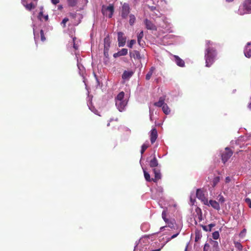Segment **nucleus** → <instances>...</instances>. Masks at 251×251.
I'll return each instance as SVG.
<instances>
[{"mask_svg": "<svg viewBox=\"0 0 251 251\" xmlns=\"http://www.w3.org/2000/svg\"><path fill=\"white\" fill-rule=\"evenodd\" d=\"M217 55V52L213 48H206L204 58L206 67H209L213 64Z\"/></svg>", "mask_w": 251, "mask_h": 251, "instance_id": "nucleus-1", "label": "nucleus"}, {"mask_svg": "<svg viewBox=\"0 0 251 251\" xmlns=\"http://www.w3.org/2000/svg\"><path fill=\"white\" fill-rule=\"evenodd\" d=\"M125 93L124 92H121L115 98V104L120 112H123L125 110V107L127 103V101L124 99Z\"/></svg>", "mask_w": 251, "mask_h": 251, "instance_id": "nucleus-2", "label": "nucleus"}, {"mask_svg": "<svg viewBox=\"0 0 251 251\" xmlns=\"http://www.w3.org/2000/svg\"><path fill=\"white\" fill-rule=\"evenodd\" d=\"M238 11L241 15L251 13V0H245L243 3L242 7H240Z\"/></svg>", "mask_w": 251, "mask_h": 251, "instance_id": "nucleus-3", "label": "nucleus"}, {"mask_svg": "<svg viewBox=\"0 0 251 251\" xmlns=\"http://www.w3.org/2000/svg\"><path fill=\"white\" fill-rule=\"evenodd\" d=\"M101 12L104 16L111 18L114 12V6L112 5L107 6L103 5Z\"/></svg>", "mask_w": 251, "mask_h": 251, "instance_id": "nucleus-4", "label": "nucleus"}, {"mask_svg": "<svg viewBox=\"0 0 251 251\" xmlns=\"http://www.w3.org/2000/svg\"><path fill=\"white\" fill-rule=\"evenodd\" d=\"M196 196L198 199L200 200L204 204L208 205V199L205 198L203 191L199 189H197Z\"/></svg>", "mask_w": 251, "mask_h": 251, "instance_id": "nucleus-5", "label": "nucleus"}, {"mask_svg": "<svg viewBox=\"0 0 251 251\" xmlns=\"http://www.w3.org/2000/svg\"><path fill=\"white\" fill-rule=\"evenodd\" d=\"M234 151L235 148L233 146L226 147L224 152L222 153V157H231Z\"/></svg>", "mask_w": 251, "mask_h": 251, "instance_id": "nucleus-6", "label": "nucleus"}, {"mask_svg": "<svg viewBox=\"0 0 251 251\" xmlns=\"http://www.w3.org/2000/svg\"><path fill=\"white\" fill-rule=\"evenodd\" d=\"M130 12V8L128 4L124 3L122 6L121 16L123 18H127Z\"/></svg>", "mask_w": 251, "mask_h": 251, "instance_id": "nucleus-7", "label": "nucleus"}, {"mask_svg": "<svg viewBox=\"0 0 251 251\" xmlns=\"http://www.w3.org/2000/svg\"><path fill=\"white\" fill-rule=\"evenodd\" d=\"M118 41L119 47H123L126 44V38L124 36V33L122 32L118 33Z\"/></svg>", "mask_w": 251, "mask_h": 251, "instance_id": "nucleus-8", "label": "nucleus"}, {"mask_svg": "<svg viewBox=\"0 0 251 251\" xmlns=\"http://www.w3.org/2000/svg\"><path fill=\"white\" fill-rule=\"evenodd\" d=\"M144 23L147 29L151 30H157L156 26L151 21L146 19L144 20Z\"/></svg>", "mask_w": 251, "mask_h": 251, "instance_id": "nucleus-9", "label": "nucleus"}, {"mask_svg": "<svg viewBox=\"0 0 251 251\" xmlns=\"http://www.w3.org/2000/svg\"><path fill=\"white\" fill-rule=\"evenodd\" d=\"M158 137L157 131L156 128L151 129L150 134V140L151 144L154 143Z\"/></svg>", "mask_w": 251, "mask_h": 251, "instance_id": "nucleus-10", "label": "nucleus"}, {"mask_svg": "<svg viewBox=\"0 0 251 251\" xmlns=\"http://www.w3.org/2000/svg\"><path fill=\"white\" fill-rule=\"evenodd\" d=\"M153 172L154 174V178H152V180L153 181L156 182L161 177L160 170L158 168H154L153 169Z\"/></svg>", "mask_w": 251, "mask_h": 251, "instance_id": "nucleus-11", "label": "nucleus"}, {"mask_svg": "<svg viewBox=\"0 0 251 251\" xmlns=\"http://www.w3.org/2000/svg\"><path fill=\"white\" fill-rule=\"evenodd\" d=\"M210 205L217 210H219L220 209V206L219 202L214 200H210L208 201V205Z\"/></svg>", "mask_w": 251, "mask_h": 251, "instance_id": "nucleus-12", "label": "nucleus"}, {"mask_svg": "<svg viewBox=\"0 0 251 251\" xmlns=\"http://www.w3.org/2000/svg\"><path fill=\"white\" fill-rule=\"evenodd\" d=\"M244 54L248 58H251V44L248 43L244 50Z\"/></svg>", "mask_w": 251, "mask_h": 251, "instance_id": "nucleus-13", "label": "nucleus"}, {"mask_svg": "<svg viewBox=\"0 0 251 251\" xmlns=\"http://www.w3.org/2000/svg\"><path fill=\"white\" fill-rule=\"evenodd\" d=\"M130 57H133L134 59L140 60L141 59V56L139 51L138 50H133L132 51L130 52Z\"/></svg>", "mask_w": 251, "mask_h": 251, "instance_id": "nucleus-14", "label": "nucleus"}, {"mask_svg": "<svg viewBox=\"0 0 251 251\" xmlns=\"http://www.w3.org/2000/svg\"><path fill=\"white\" fill-rule=\"evenodd\" d=\"M144 36L143 31H141L137 35V41L138 43L140 46L143 47L145 44V42L142 41V39Z\"/></svg>", "mask_w": 251, "mask_h": 251, "instance_id": "nucleus-15", "label": "nucleus"}, {"mask_svg": "<svg viewBox=\"0 0 251 251\" xmlns=\"http://www.w3.org/2000/svg\"><path fill=\"white\" fill-rule=\"evenodd\" d=\"M174 58L175 59V62L176 64L181 67H183L185 65L184 61L181 59L180 57H179L178 56L175 55Z\"/></svg>", "mask_w": 251, "mask_h": 251, "instance_id": "nucleus-16", "label": "nucleus"}, {"mask_svg": "<svg viewBox=\"0 0 251 251\" xmlns=\"http://www.w3.org/2000/svg\"><path fill=\"white\" fill-rule=\"evenodd\" d=\"M110 45V40L108 36L104 39V49L105 50H109Z\"/></svg>", "mask_w": 251, "mask_h": 251, "instance_id": "nucleus-17", "label": "nucleus"}, {"mask_svg": "<svg viewBox=\"0 0 251 251\" xmlns=\"http://www.w3.org/2000/svg\"><path fill=\"white\" fill-rule=\"evenodd\" d=\"M133 73L132 71H125L122 75V78L123 79H129L133 75Z\"/></svg>", "mask_w": 251, "mask_h": 251, "instance_id": "nucleus-18", "label": "nucleus"}, {"mask_svg": "<svg viewBox=\"0 0 251 251\" xmlns=\"http://www.w3.org/2000/svg\"><path fill=\"white\" fill-rule=\"evenodd\" d=\"M128 50L127 49H122L121 50L119 51L117 53L114 54V56L116 57V54L118 56H124L127 54Z\"/></svg>", "mask_w": 251, "mask_h": 251, "instance_id": "nucleus-19", "label": "nucleus"}, {"mask_svg": "<svg viewBox=\"0 0 251 251\" xmlns=\"http://www.w3.org/2000/svg\"><path fill=\"white\" fill-rule=\"evenodd\" d=\"M155 69V68L154 67H151L150 68V71H149V72L147 74V75H146V79L147 80H149L150 79Z\"/></svg>", "mask_w": 251, "mask_h": 251, "instance_id": "nucleus-20", "label": "nucleus"}, {"mask_svg": "<svg viewBox=\"0 0 251 251\" xmlns=\"http://www.w3.org/2000/svg\"><path fill=\"white\" fill-rule=\"evenodd\" d=\"M165 98L160 97L159 100L154 103V105L157 107H162L164 104Z\"/></svg>", "mask_w": 251, "mask_h": 251, "instance_id": "nucleus-21", "label": "nucleus"}, {"mask_svg": "<svg viewBox=\"0 0 251 251\" xmlns=\"http://www.w3.org/2000/svg\"><path fill=\"white\" fill-rule=\"evenodd\" d=\"M158 161L156 160V158H153L152 159H151L150 163V165L151 167H157L158 166Z\"/></svg>", "mask_w": 251, "mask_h": 251, "instance_id": "nucleus-22", "label": "nucleus"}, {"mask_svg": "<svg viewBox=\"0 0 251 251\" xmlns=\"http://www.w3.org/2000/svg\"><path fill=\"white\" fill-rule=\"evenodd\" d=\"M196 212H197L199 221H201L202 220V215L201 209L199 207H197L196 209Z\"/></svg>", "mask_w": 251, "mask_h": 251, "instance_id": "nucleus-23", "label": "nucleus"}, {"mask_svg": "<svg viewBox=\"0 0 251 251\" xmlns=\"http://www.w3.org/2000/svg\"><path fill=\"white\" fill-rule=\"evenodd\" d=\"M162 110L166 114H168L170 112V110L167 104L165 103L162 106Z\"/></svg>", "mask_w": 251, "mask_h": 251, "instance_id": "nucleus-24", "label": "nucleus"}, {"mask_svg": "<svg viewBox=\"0 0 251 251\" xmlns=\"http://www.w3.org/2000/svg\"><path fill=\"white\" fill-rule=\"evenodd\" d=\"M149 143H144L141 147V155L143 154L144 151L147 150V149L149 147Z\"/></svg>", "mask_w": 251, "mask_h": 251, "instance_id": "nucleus-25", "label": "nucleus"}, {"mask_svg": "<svg viewBox=\"0 0 251 251\" xmlns=\"http://www.w3.org/2000/svg\"><path fill=\"white\" fill-rule=\"evenodd\" d=\"M135 20H136V18H135V17L134 16V15H133L132 14H131L129 15V23L131 25H132L134 24V23H135Z\"/></svg>", "mask_w": 251, "mask_h": 251, "instance_id": "nucleus-26", "label": "nucleus"}, {"mask_svg": "<svg viewBox=\"0 0 251 251\" xmlns=\"http://www.w3.org/2000/svg\"><path fill=\"white\" fill-rule=\"evenodd\" d=\"M144 174L147 181L150 182L152 180V179L151 178L150 174L145 170H144Z\"/></svg>", "mask_w": 251, "mask_h": 251, "instance_id": "nucleus-27", "label": "nucleus"}, {"mask_svg": "<svg viewBox=\"0 0 251 251\" xmlns=\"http://www.w3.org/2000/svg\"><path fill=\"white\" fill-rule=\"evenodd\" d=\"M220 178L219 176H216L213 179L212 186L215 187L220 181Z\"/></svg>", "mask_w": 251, "mask_h": 251, "instance_id": "nucleus-28", "label": "nucleus"}, {"mask_svg": "<svg viewBox=\"0 0 251 251\" xmlns=\"http://www.w3.org/2000/svg\"><path fill=\"white\" fill-rule=\"evenodd\" d=\"M68 4L70 6L74 7L77 4V0H68Z\"/></svg>", "mask_w": 251, "mask_h": 251, "instance_id": "nucleus-29", "label": "nucleus"}, {"mask_svg": "<svg viewBox=\"0 0 251 251\" xmlns=\"http://www.w3.org/2000/svg\"><path fill=\"white\" fill-rule=\"evenodd\" d=\"M235 247L237 248L238 250L241 251L243 249V246L240 242H234V243Z\"/></svg>", "mask_w": 251, "mask_h": 251, "instance_id": "nucleus-30", "label": "nucleus"}, {"mask_svg": "<svg viewBox=\"0 0 251 251\" xmlns=\"http://www.w3.org/2000/svg\"><path fill=\"white\" fill-rule=\"evenodd\" d=\"M43 9H44L43 6H41L40 7V12H39V13L38 14V18L40 21H42V16H43Z\"/></svg>", "mask_w": 251, "mask_h": 251, "instance_id": "nucleus-31", "label": "nucleus"}, {"mask_svg": "<svg viewBox=\"0 0 251 251\" xmlns=\"http://www.w3.org/2000/svg\"><path fill=\"white\" fill-rule=\"evenodd\" d=\"M25 7L27 9L31 10V9L35 8V5H34L32 3H30L26 4Z\"/></svg>", "mask_w": 251, "mask_h": 251, "instance_id": "nucleus-32", "label": "nucleus"}, {"mask_svg": "<svg viewBox=\"0 0 251 251\" xmlns=\"http://www.w3.org/2000/svg\"><path fill=\"white\" fill-rule=\"evenodd\" d=\"M40 36H41V40L42 42H44L46 41V37L44 35V31L41 29L40 31Z\"/></svg>", "mask_w": 251, "mask_h": 251, "instance_id": "nucleus-33", "label": "nucleus"}, {"mask_svg": "<svg viewBox=\"0 0 251 251\" xmlns=\"http://www.w3.org/2000/svg\"><path fill=\"white\" fill-rule=\"evenodd\" d=\"M214 45L213 43L210 41V40H207L206 41V48H212V46Z\"/></svg>", "mask_w": 251, "mask_h": 251, "instance_id": "nucleus-34", "label": "nucleus"}, {"mask_svg": "<svg viewBox=\"0 0 251 251\" xmlns=\"http://www.w3.org/2000/svg\"><path fill=\"white\" fill-rule=\"evenodd\" d=\"M219 236V233L218 231H215L212 233V237L214 239H218Z\"/></svg>", "mask_w": 251, "mask_h": 251, "instance_id": "nucleus-35", "label": "nucleus"}, {"mask_svg": "<svg viewBox=\"0 0 251 251\" xmlns=\"http://www.w3.org/2000/svg\"><path fill=\"white\" fill-rule=\"evenodd\" d=\"M167 214L165 211H163L162 213V217L166 223L169 221V219L166 218Z\"/></svg>", "mask_w": 251, "mask_h": 251, "instance_id": "nucleus-36", "label": "nucleus"}, {"mask_svg": "<svg viewBox=\"0 0 251 251\" xmlns=\"http://www.w3.org/2000/svg\"><path fill=\"white\" fill-rule=\"evenodd\" d=\"M168 225V226L171 228H173L174 227V221H171L169 220V221H167L166 223Z\"/></svg>", "mask_w": 251, "mask_h": 251, "instance_id": "nucleus-37", "label": "nucleus"}, {"mask_svg": "<svg viewBox=\"0 0 251 251\" xmlns=\"http://www.w3.org/2000/svg\"><path fill=\"white\" fill-rule=\"evenodd\" d=\"M76 39L75 37H74L73 39V47L75 50H77L78 49V45L75 43V40Z\"/></svg>", "mask_w": 251, "mask_h": 251, "instance_id": "nucleus-38", "label": "nucleus"}, {"mask_svg": "<svg viewBox=\"0 0 251 251\" xmlns=\"http://www.w3.org/2000/svg\"><path fill=\"white\" fill-rule=\"evenodd\" d=\"M136 41L135 40H131L129 44L128 45V47L130 48H132L133 45L135 44Z\"/></svg>", "mask_w": 251, "mask_h": 251, "instance_id": "nucleus-39", "label": "nucleus"}, {"mask_svg": "<svg viewBox=\"0 0 251 251\" xmlns=\"http://www.w3.org/2000/svg\"><path fill=\"white\" fill-rule=\"evenodd\" d=\"M69 21V19L67 18H65L62 21L61 24L63 25V26L65 27L66 26V23Z\"/></svg>", "mask_w": 251, "mask_h": 251, "instance_id": "nucleus-40", "label": "nucleus"}, {"mask_svg": "<svg viewBox=\"0 0 251 251\" xmlns=\"http://www.w3.org/2000/svg\"><path fill=\"white\" fill-rule=\"evenodd\" d=\"M245 202L249 205V206L251 208V200L250 198H246Z\"/></svg>", "mask_w": 251, "mask_h": 251, "instance_id": "nucleus-41", "label": "nucleus"}, {"mask_svg": "<svg viewBox=\"0 0 251 251\" xmlns=\"http://www.w3.org/2000/svg\"><path fill=\"white\" fill-rule=\"evenodd\" d=\"M209 248V244L208 243H205L203 247V251H208Z\"/></svg>", "mask_w": 251, "mask_h": 251, "instance_id": "nucleus-42", "label": "nucleus"}, {"mask_svg": "<svg viewBox=\"0 0 251 251\" xmlns=\"http://www.w3.org/2000/svg\"><path fill=\"white\" fill-rule=\"evenodd\" d=\"M215 226V224H210L208 226V231H210L213 227Z\"/></svg>", "mask_w": 251, "mask_h": 251, "instance_id": "nucleus-43", "label": "nucleus"}, {"mask_svg": "<svg viewBox=\"0 0 251 251\" xmlns=\"http://www.w3.org/2000/svg\"><path fill=\"white\" fill-rule=\"evenodd\" d=\"M178 234H179V232H178V233H176V234H174L173 235H172V236H171V238H170L168 239V240H167V242H168V241H170L171 239H174V238H175L176 237L178 236Z\"/></svg>", "mask_w": 251, "mask_h": 251, "instance_id": "nucleus-44", "label": "nucleus"}, {"mask_svg": "<svg viewBox=\"0 0 251 251\" xmlns=\"http://www.w3.org/2000/svg\"><path fill=\"white\" fill-rule=\"evenodd\" d=\"M69 15H70V16L71 18H73V19H75V18H76V13H70L69 14Z\"/></svg>", "mask_w": 251, "mask_h": 251, "instance_id": "nucleus-45", "label": "nucleus"}, {"mask_svg": "<svg viewBox=\"0 0 251 251\" xmlns=\"http://www.w3.org/2000/svg\"><path fill=\"white\" fill-rule=\"evenodd\" d=\"M42 18H44L45 21H47L49 20L48 15H44L43 14V16H42Z\"/></svg>", "mask_w": 251, "mask_h": 251, "instance_id": "nucleus-46", "label": "nucleus"}, {"mask_svg": "<svg viewBox=\"0 0 251 251\" xmlns=\"http://www.w3.org/2000/svg\"><path fill=\"white\" fill-rule=\"evenodd\" d=\"M219 201L222 203L224 202L225 201V198L223 196H221L220 197Z\"/></svg>", "mask_w": 251, "mask_h": 251, "instance_id": "nucleus-47", "label": "nucleus"}, {"mask_svg": "<svg viewBox=\"0 0 251 251\" xmlns=\"http://www.w3.org/2000/svg\"><path fill=\"white\" fill-rule=\"evenodd\" d=\"M51 1L53 4L55 5L59 2V0H51Z\"/></svg>", "mask_w": 251, "mask_h": 251, "instance_id": "nucleus-48", "label": "nucleus"}, {"mask_svg": "<svg viewBox=\"0 0 251 251\" xmlns=\"http://www.w3.org/2000/svg\"><path fill=\"white\" fill-rule=\"evenodd\" d=\"M231 180V179L229 177V176H227L226 177V179H225V182L226 183H229Z\"/></svg>", "mask_w": 251, "mask_h": 251, "instance_id": "nucleus-49", "label": "nucleus"}, {"mask_svg": "<svg viewBox=\"0 0 251 251\" xmlns=\"http://www.w3.org/2000/svg\"><path fill=\"white\" fill-rule=\"evenodd\" d=\"M228 158H222V162L225 164L227 161Z\"/></svg>", "mask_w": 251, "mask_h": 251, "instance_id": "nucleus-50", "label": "nucleus"}, {"mask_svg": "<svg viewBox=\"0 0 251 251\" xmlns=\"http://www.w3.org/2000/svg\"><path fill=\"white\" fill-rule=\"evenodd\" d=\"M108 50H105V49H104V54L105 56H107V55H108Z\"/></svg>", "mask_w": 251, "mask_h": 251, "instance_id": "nucleus-51", "label": "nucleus"}, {"mask_svg": "<svg viewBox=\"0 0 251 251\" xmlns=\"http://www.w3.org/2000/svg\"><path fill=\"white\" fill-rule=\"evenodd\" d=\"M202 228L204 230H205L206 231H208V228L206 226H202Z\"/></svg>", "mask_w": 251, "mask_h": 251, "instance_id": "nucleus-52", "label": "nucleus"}, {"mask_svg": "<svg viewBox=\"0 0 251 251\" xmlns=\"http://www.w3.org/2000/svg\"><path fill=\"white\" fill-rule=\"evenodd\" d=\"M246 232V229H244L240 233V235H241L242 234H243V233H245Z\"/></svg>", "mask_w": 251, "mask_h": 251, "instance_id": "nucleus-53", "label": "nucleus"}, {"mask_svg": "<svg viewBox=\"0 0 251 251\" xmlns=\"http://www.w3.org/2000/svg\"><path fill=\"white\" fill-rule=\"evenodd\" d=\"M214 246L215 245L216 247L218 246V243L217 241H214Z\"/></svg>", "mask_w": 251, "mask_h": 251, "instance_id": "nucleus-54", "label": "nucleus"}, {"mask_svg": "<svg viewBox=\"0 0 251 251\" xmlns=\"http://www.w3.org/2000/svg\"><path fill=\"white\" fill-rule=\"evenodd\" d=\"M248 107L251 109V102L248 105Z\"/></svg>", "mask_w": 251, "mask_h": 251, "instance_id": "nucleus-55", "label": "nucleus"}, {"mask_svg": "<svg viewBox=\"0 0 251 251\" xmlns=\"http://www.w3.org/2000/svg\"><path fill=\"white\" fill-rule=\"evenodd\" d=\"M226 0V2H230L233 1L234 0Z\"/></svg>", "mask_w": 251, "mask_h": 251, "instance_id": "nucleus-56", "label": "nucleus"}, {"mask_svg": "<svg viewBox=\"0 0 251 251\" xmlns=\"http://www.w3.org/2000/svg\"><path fill=\"white\" fill-rule=\"evenodd\" d=\"M160 250H161V249H159L155 250H152L151 251H160Z\"/></svg>", "mask_w": 251, "mask_h": 251, "instance_id": "nucleus-57", "label": "nucleus"}, {"mask_svg": "<svg viewBox=\"0 0 251 251\" xmlns=\"http://www.w3.org/2000/svg\"><path fill=\"white\" fill-rule=\"evenodd\" d=\"M164 228V226H162L160 228V229L161 230H162L163 228Z\"/></svg>", "mask_w": 251, "mask_h": 251, "instance_id": "nucleus-58", "label": "nucleus"}, {"mask_svg": "<svg viewBox=\"0 0 251 251\" xmlns=\"http://www.w3.org/2000/svg\"><path fill=\"white\" fill-rule=\"evenodd\" d=\"M219 251V250L216 248V249H215V251Z\"/></svg>", "mask_w": 251, "mask_h": 251, "instance_id": "nucleus-59", "label": "nucleus"}, {"mask_svg": "<svg viewBox=\"0 0 251 251\" xmlns=\"http://www.w3.org/2000/svg\"><path fill=\"white\" fill-rule=\"evenodd\" d=\"M187 247H186L185 251H187Z\"/></svg>", "mask_w": 251, "mask_h": 251, "instance_id": "nucleus-60", "label": "nucleus"}, {"mask_svg": "<svg viewBox=\"0 0 251 251\" xmlns=\"http://www.w3.org/2000/svg\"><path fill=\"white\" fill-rule=\"evenodd\" d=\"M197 239H198V238L196 237V239H195L196 241H197Z\"/></svg>", "mask_w": 251, "mask_h": 251, "instance_id": "nucleus-61", "label": "nucleus"}, {"mask_svg": "<svg viewBox=\"0 0 251 251\" xmlns=\"http://www.w3.org/2000/svg\"><path fill=\"white\" fill-rule=\"evenodd\" d=\"M34 36H35V37H34V39H35V40L36 41V37H35V34H34Z\"/></svg>", "mask_w": 251, "mask_h": 251, "instance_id": "nucleus-62", "label": "nucleus"}, {"mask_svg": "<svg viewBox=\"0 0 251 251\" xmlns=\"http://www.w3.org/2000/svg\"><path fill=\"white\" fill-rule=\"evenodd\" d=\"M117 56H118L117 55V54H116V57Z\"/></svg>", "mask_w": 251, "mask_h": 251, "instance_id": "nucleus-63", "label": "nucleus"}, {"mask_svg": "<svg viewBox=\"0 0 251 251\" xmlns=\"http://www.w3.org/2000/svg\"><path fill=\"white\" fill-rule=\"evenodd\" d=\"M34 1H37L38 0H34Z\"/></svg>", "mask_w": 251, "mask_h": 251, "instance_id": "nucleus-64", "label": "nucleus"}]
</instances>
